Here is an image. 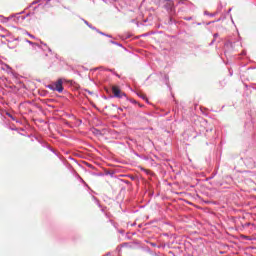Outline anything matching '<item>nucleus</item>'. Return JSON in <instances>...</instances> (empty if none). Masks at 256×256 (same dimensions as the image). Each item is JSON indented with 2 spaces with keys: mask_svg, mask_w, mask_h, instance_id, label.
Listing matches in <instances>:
<instances>
[{
  "mask_svg": "<svg viewBox=\"0 0 256 256\" xmlns=\"http://www.w3.org/2000/svg\"><path fill=\"white\" fill-rule=\"evenodd\" d=\"M85 23H86V25H88V27H90L91 29H93V28L91 27V25H89V22L85 21Z\"/></svg>",
  "mask_w": 256,
  "mask_h": 256,
  "instance_id": "7",
  "label": "nucleus"
},
{
  "mask_svg": "<svg viewBox=\"0 0 256 256\" xmlns=\"http://www.w3.org/2000/svg\"><path fill=\"white\" fill-rule=\"evenodd\" d=\"M112 93L114 97H117L118 99H123V97H127V94L121 92V90L117 86L112 87Z\"/></svg>",
  "mask_w": 256,
  "mask_h": 256,
  "instance_id": "2",
  "label": "nucleus"
},
{
  "mask_svg": "<svg viewBox=\"0 0 256 256\" xmlns=\"http://www.w3.org/2000/svg\"><path fill=\"white\" fill-rule=\"evenodd\" d=\"M140 97H141L144 101H147V96L141 95Z\"/></svg>",
  "mask_w": 256,
  "mask_h": 256,
  "instance_id": "5",
  "label": "nucleus"
},
{
  "mask_svg": "<svg viewBox=\"0 0 256 256\" xmlns=\"http://www.w3.org/2000/svg\"><path fill=\"white\" fill-rule=\"evenodd\" d=\"M186 1L185 0H183V1H180L179 3H185Z\"/></svg>",
  "mask_w": 256,
  "mask_h": 256,
  "instance_id": "8",
  "label": "nucleus"
},
{
  "mask_svg": "<svg viewBox=\"0 0 256 256\" xmlns=\"http://www.w3.org/2000/svg\"><path fill=\"white\" fill-rule=\"evenodd\" d=\"M164 8L169 12V13H173V11L175 10V4L171 1V0H166L164 2Z\"/></svg>",
  "mask_w": 256,
  "mask_h": 256,
  "instance_id": "3",
  "label": "nucleus"
},
{
  "mask_svg": "<svg viewBox=\"0 0 256 256\" xmlns=\"http://www.w3.org/2000/svg\"><path fill=\"white\" fill-rule=\"evenodd\" d=\"M102 35H105V33H103V32H100Z\"/></svg>",
  "mask_w": 256,
  "mask_h": 256,
  "instance_id": "9",
  "label": "nucleus"
},
{
  "mask_svg": "<svg viewBox=\"0 0 256 256\" xmlns=\"http://www.w3.org/2000/svg\"><path fill=\"white\" fill-rule=\"evenodd\" d=\"M27 43H29V45H33V42H31L30 40H26Z\"/></svg>",
  "mask_w": 256,
  "mask_h": 256,
  "instance_id": "6",
  "label": "nucleus"
},
{
  "mask_svg": "<svg viewBox=\"0 0 256 256\" xmlns=\"http://www.w3.org/2000/svg\"><path fill=\"white\" fill-rule=\"evenodd\" d=\"M26 35H28V37H30L31 39H35V36L30 34L29 32H26Z\"/></svg>",
  "mask_w": 256,
  "mask_h": 256,
  "instance_id": "4",
  "label": "nucleus"
},
{
  "mask_svg": "<svg viewBox=\"0 0 256 256\" xmlns=\"http://www.w3.org/2000/svg\"><path fill=\"white\" fill-rule=\"evenodd\" d=\"M65 79L60 78L56 82L49 84L48 89H51V91H57L58 93H63V82Z\"/></svg>",
  "mask_w": 256,
  "mask_h": 256,
  "instance_id": "1",
  "label": "nucleus"
}]
</instances>
